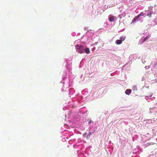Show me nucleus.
<instances>
[{"label": "nucleus", "mask_w": 157, "mask_h": 157, "mask_svg": "<svg viewBox=\"0 0 157 157\" xmlns=\"http://www.w3.org/2000/svg\"><path fill=\"white\" fill-rule=\"evenodd\" d=\"M76 51L80 53H83L84 52V47L82 45H77L76 46Z\"/></svg>", "instance_id": "nucleus-1"}, {"label": "nucleus", "mask_w": 157, "mask_h": 157, "mask_svg": "<svg viewBox=\"0 0 157 157\" xmlns=\"http://www.w3.org/2000/svg\"><path fill=\"white\" fill-rule=\"evenodd\" d=\"M108 18L110 22L116 20V17L113 16H109Z\"/></svg>", "instance_id": "nucleus-2"}, {"label": "nucleus", "mask_w": 157, "mask_h": 157, "mask_svg": "<svg viewBox=\"0 0 157 157\" xmlns=\"http://www.w3.org/2000/svg\"><path fill=\"white\" fill-rule=\"evenodd\" d=\"M141 16V14L138 15L136 17H135L132 20V22L133 23L136 21L137 19H138Z\"/></svg>", "instance_id": "nucleus-3"}, {"label": "nucleus", "mask_w": 157, "mask_h": 157, "mask_svg": "<svg viewBox=\"0 0 157 157\" xmlns=\"http://www.w3.org/2000/svg\"><path fill=\"white\" fill-rule=\"evenodd\" d=\"M131 91L132 90L131 89H128L126 90L125 93L126 94L129 95L131 94Z\"/></svg>", "instance_id": "nucleus-4"}, {"label": "nucleus", "mask_w": 157, "mask_h": 157, "mask_svg": "<svg viewBox=\"0 0 157 157\" xmlns=\"http://www.w3.org/2000/svg\"><path fill=\"white\" fill-rule=\"evenodd\" d=\"M151 35H147V36L143 40V43H144V42L145 41H146L148 38H150L151 37Z\"/></svg>", "instance_id": "nucleus-5"}, {"label": "nucleus", "mask_w": 157, "mask_h": 157, "mask_svg": "<svg viewBox=\"0 0 157 157\" xmlns=\"http://www.w3.org/2000/svg\"><path fill=\"white\" fill-rule=\"evenodd\" d=\"M122 42L120 40H117L115 41L116 43L117 44H122Z\"/></svg>", "instance_id": "nucleus-6"}, {"label": "nucleus", "mask_w": 157, "mask_h": 157, "mask_svg": "<svg viewBox=\"0 0 157 157\" xmlns=\"http://www.w3.org/2000/svg\"><path fill=\"white\" fill-rule=\"evenodd\" d=\"M84 52L86 54H89L90 53V49L89 48H86L84 49Z\"/></svg>", "instance_id": "nucleus-7"}, {"label": "nucleus", "mask_w": 157, "mask_h": 157, "mask_svg": "<svg viewBox=\"0 0 157 157\" xmlns=\"http://www.w3.org/2000/svg\"><path fill=\"white\" fill-rule=\"evenodd\" d=\"M125 39V37L122 36H121L120 38V40H121L122 42L124 41Z\"/></svg>", "instance_id": "nucleus-8"}, {"label": "nucleus", "mask_w": 157, "mask_h": 157, "mask_svg": "<svg viewBox=\"0 0 157 157\" xmlns=\"http://www.w3.org/2000/svg\"><path fill=\"white\" fill-rule=\"evenodd\" d=\"M132 89L133 90H137V89L136 86H134L133 87Z\"/></svg>", "instance_id": "nucleus-9"}, {"label": "nucleus", "mask_w": 157, "mask_h": 157, "mask_svg": "<svg viewBox=\"0 0 157 157\" xmlns=\"http://www.w3.org/2000/svg\"><path fill=\"white\" fill-rule=\"evenodd\" d=\"M151 13H150V14H148L147 15V16H148L149 17H151Z\"/></svg>", "instance_id": "nucleus-10"}, {"label": "nucleus", "mask_w": 157, "mask_h": 157, "mask_svg": "<svg viewBox=\"0 0 157 157\" xmlns=\"http://www.w3.org/2000/svg\"><path fill=\"white\" fill-rule=\"evenodd\" d=\"M91 122V121H90L89 122V123H90Z\"/></svg>", "instance_id": "nucleus-11"}]
</instances>
